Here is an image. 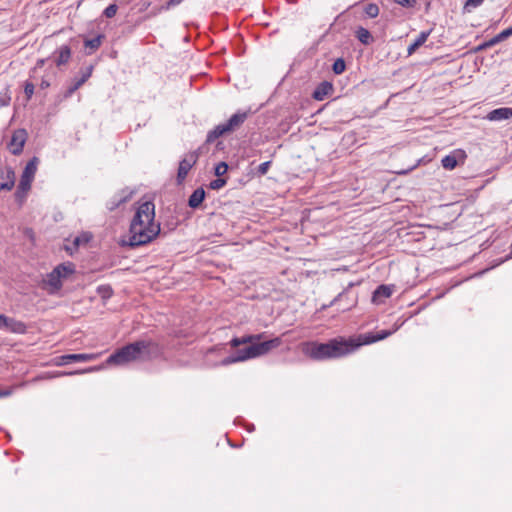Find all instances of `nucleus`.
<instances>
[{"label": "nucleus", "instance_id": "obj_1", "mask_svg": "<svg viewBox=\"0 0 512 512\" xmlns=\"http://www.w3.org/2000/svg\"><path fill=\"white\" fill-rule=\"evenodd\" d=\"M265 333L250 334L242 337H234L229 342L234 352L221 360L222 366H227L236 362L245 361L267 354L271 350L278 348L282 344L281 337H275L270 340L261 341Z\"/></svg>", "mask_w": 512, "mask_h": 512}, {"label": "nucleus", "instance_id": "obj_2", "mask_svg": "<svg viewBox=\"0 0 512 512\" xmlns=\"http://www.w3.org/2000/svg\"><path fill=\"white\" fill-rule=\"evenodd\" d=\"M302 352L304 355L315 361H323L327 359H336L348 354L346 347V339L344 337H336L325 343L306 342L303 344Z\"/></svg>", "mask_w": 512, "mask_h": 512}, {"label": "nucleus", "instance_id": "obj_3", "mask_svg": "<svg viewBox=\"0 0 512 512\" xmlns=\"http://www.w3.org/2000/svg\"><path fill=\"white\" fill-rule=\"evenodd\" d=\"M161 234V223L154 220L144 226L137 227L135 230L129 229V239L128 241L123 240L121 245L137 248L151 243Z\"/></svg>", "mask_w": 512, "mask_h": 512}, {"label": "nucleus", "instance_id": "obj_4", "mask_svg": "<svg viewBox=\"0 0 512 512\" xmlns=\"http://www.w3.org/2000/svg\"><path fill=\"white\" fill-rule=\"evenodd\" d=\"M252 114L253 111L251 108L247 110H237V112L234 113L225 123L216 125L208 132L206 143H213L219 137L238 130Z\"/></svg>", "mask_w": 512, "mask_h": 512}, {"label": "nucleus", "instance_id": "obj_5", "mask_svg": "<svg viewBox=\"0 0 512 512\" xmlns=\"http://www.w3.org/2000/svg\"><path fill=\"white\" fill-rule=\"evenodd\" d=\"M400 326L401 325L395 324L392 330L370 331L364 334H359L356 337H350L346 339L348 354L354 352L356 349L363 345H369L388 338L394 332H396Z\"/></svg>", "mask_w": 512, "mask_h": 512}, {"label": "nucleus", "instance_id": "obj_6", "mask_svg": "<svg viewBox=\"0 0 512 512\" xmlns=\"http://www.w3.org/2000/svg\"><path fill=\"white\" fill-rule=\"evenodd\" d=\"M39 164V158L33 156L26 164L21 174L20 182L14 193L16 202L22 204L26 198L28 191L31 189L32 182L34 180L37 167Z\"/></svg>", "mask_w": 512, "mask_h": 512}, {"label": "nucleus", "instance_id": "obj_7", "mask_svg": "<svg viewBox=\"0 0 512 512\" xmlns=\"http://www.w3.org/2000/svg\"><path fill=\"white\" fill-rule=\"evenodd\" d=\"M140 359L139 347L135 342L128 343L113 352L106 360L108 365H122Z\"/></svg>", "mask_w": 512, "mask_h": 512}, {"label": "nucleus", "instance_id": "obj_8", "mask_svg": "<svg viewBox=\"0 0 512 512\" xmlns=\"http://www.w3.org/2000/svg\"><path fill=\"white\" fill-rule=\"evenodd\" d=\"M155 220V204L152 200H147L138 206L130 222L129 229L135 230L137 227L146 225Z\"/></svg>", "mask_w": 512, "mask_h": 512}, {"label": "nucleus", "instance_id": "obj_9", "mask_svg": "<svg viewBox=\"0 0 512 512\" xmlns=\"http://www.w3.org/2000/svg\"><path fill=\"white\" fill-rule=\"evenodd\" d=\"M136 343L139 347V360L150 361L161 357L163 354V346L150 338L139 339Z\"/></svg>", "mask_w": 512, "mask_h": 512}, {"label": "nucleus", "instance_id": "obj_10", "mask_svg": "<svg viewBox=\"0 0 512 512\" xmlns=\"http://www.w3.org/2000/svg\"><path fill=\"white\" fill-rule=\"evenodd\" d=\"M27 139L28 133L26 129L19 128L14 130L11 139L7 145L10 153L14 156L20 155L23 152Z\"/></svg>", "mask_w": 512, "mask_h": 512}, {"label": "nucleus", "instance_id": "obj_11", "mask_svg": "<svg viewBox=\"0 0 512 512\" xmlns=\"http://www.w3.org/2000/svg\"><path fill=\"white\" fill-rule=\"evenodd\" d=\"M197 163V156L193 154H187L180 162L178 166L177 176H176V182L177 185H181L189 171L194 167Z\"/></svg>", "mask_w": 512, "mask_h": 512}, {"label": "nucleus", "instance_id": "obj_12", "mask_svg": "<svg viewBox=\"0 0 512 512\" xmlns=\"http://www.w3.org/2000/svg\"><path fill=\"white\" fill-rule=\"evenodd\" d=\"M15 171L10 165L0 166V192L11 191L15 186Z\"/></svg>", "mask_w": 512, "mask_h": 512}, {"label": "nucleus", "instance_id": "obj_13", "mask_svg": "<svg viewBox=\"0 0 512 512\" xmlns=\"http://www.w3.org/2000/svg\"><path fill=\"white\" fill-rule=\"evenodd\" d=\"M92 238L93 234L91 232L83 231L74 238L72 245H65L64 250L72 256L81 246L88 244Z\"/></svg>", "mask_w": 512, "mask_h": 512}, {"label": "nucleus", "instance_id": "obj_14", "mask_svg": "<svg viewBox=\"0 0 512 512\" xmlns=\"http://www.w3.org/2000/svg\"><path fill=\"white\" fill-rule=\"evenodd\" d=\"M96 354H66L57 358L56 365H66L72 362H87L96 359Z\"/></svg>", "mask_w": 512, "mask_h": 512}, {"label": "nucleus", "instance_id": "obj_15", "mask_svg": "<svg viewBox=\"0 0 512 512\" xmlns=\"http://www.w3.org/2000/svg\"><path fill=\"white\" fill-rule=\"evenodd\" d=\"M459 159L463 163L466 159V154L463 150H455L454 152L444 156L441 160L443 168L446 170H453L457 167Z\"/></svg>", "mask_w": 512, "mask_h": 512}, {"label": "nucleus", "instance_id": "obj_16", "mask_svg": "<svg viewBox=\"0 0 512 512\" xmlns=\"http://www.w3.org/2000/svg\"><path fill=\"white\" fill-rule=\"evenodd\" d=\"M133 191L128 188L122 189L119 194L114 195L106 204L110 211L116 210L120 205L128 202L132 197Z\"/></svg>", "mask_w": 512, "mask_h": 512}, {"label": "nucleus", "instance_id": "obj_17", "mask_svg": "<svg viewBox=\"0 0 512 512\" xmlns=\"http://www.w3.org/2000/svg\"><path fill=\"white\" fill-rule=\"evenodd\" d=\"M334 91L333 84L329 81L320 82L312 92V98L316 101H323Z\"/></svg>", "mask_w": 512, "mask_h": 512}, {"label": "nucleus", "instance_id": "obj_18", "mask_svg": "<svg viewBox=\"0 0 512 512\" xmlns=\"http://www.w3.org/2000/svg\"><path fill=\"white\" fill-rule=\"evenodd\" d=\"M72 51L70 46L62 45L57 48L54 53V63L57 67L66 65L71 59Z\"/></svg>", "mask_w": 512, "mask_h": 512}, {"label": "nucleus", "instance_id": "obj_19", "mask_svg": "<svg viewBox=\"0 0 512 512\" xmlns=\"http://www.w3.org/2000/svg\"><path fill=\"white\" fill-rule=\"evenodd\" d=\"M394 287V285H379L372 294V302L376 304L382 303L384 299L392 295Z\"/></svg>", "mask_w": 512, "mask_h": 512}, {"label": "nucleus", "instance_id": "obj_20", "mask_svg": "<svg viewBox=\"0 0 512 512\" xmlns=\"http://www.w3.org/2000/svg\"><path fill=\"white\" fill-rule=\"evenodd\" d=\"M205 198L206 191L204 190L203 187H199L195 189L189 196L187 204L191 209L196 210L202 207Z\"/></svg>", "mask_w": 512, "mask_h": 512}, {"label": "nucleus", "instance_id": "obj_21", "mask_svg": "<svg viewBox=\"0 0 512 512\" xmlns=\"http://www.w3.org/2000/svg\"><path fill=\"white\" fill-rule=\"evenodd\" d=\"M512 117V108L509 107H500L491 110L486 118L490 121H501L508 120Z\"/></svg>", "mask_w": 512, "mask_h": 512}, {"label": "nucleus", "instance_id": "obj_22", "mask_svg": "<svg viewBox=\"0 0 512 512\" xmlns=\"http://www.w3.org/2000/svg\"><path fill=\"white\" fill-rule=\"evenodd\" d=\"M45 283L50 286L51 294L58 292L63 286L59 270H55L53 268V270L47 274V279L45 280Z\"/></svg>", "mask_w": 512, "mask_h": 512}, {"label": "nucleus", "instance_id": "obj_23", "mask_svg": "<svg viewBox=\"0 0 512 512\" xmlns=\"http://www.w3.org/2000/svg\"><path fill=\"white\" fill-rule=\"evenodd\" d=\"M4 330L16 334H25L27 326L24 322L7 316V324L4 326Z\"/></svg>", "mask_w": 512, "mask_h": 512}, {"label": "nucleus", "instance_id": "obj_24", "mask_svg": "<svg viewBox=\"0 0 512 512\" xmlns=\"http://www.w3.org/2000/svg\"><path fill=\"white\" fill-rule=\"evenodd\" d=\"M432 29L422 31L418 37L408 46L407 54L411 56L414 54L422 45H424L430 36Z\"/></svg>", "mask_w": 512, "mask_h": 512}, {"label": "nucleus", "instance_id": "obj_25", "mask_svg": "<svg viewBox=\"0 0 512 512\" xmlns=\"http://www.w3.org/2000/svg\"><path fill=\"white\" fill-rule=\"evenodd\" d=\"M354 36L361 44L365 46L371 45L375 40L371 32L362 26H358L355 29Z\"/></svg>", "mask_w": 512, "mask_h": 512}, {"label": "nucleus", "instance_id": "obj_26", "mask_svg": "<svg viewBox=\"0 0 512 512\" xmlns=\"http://www.w3.org/2000/svg\"><path fill=\"white\" fill-rule=\"evenodd\" d=\"M104 39V34H98L97 36L91 39H84V47L87 49L86 54L91 55L96 50H98Z\"/></svg>", "mask_w": 512, "mask_h": 512}, {"label": "nucleus", "instance_id": "obj_27", "mask_svg": "<svg viewBox=\"0 0 512 512\" xmlns=\"http://www.w3.org/2000/svg\"><path fill=\"white\" fill-rule=\"evenodd\" d=\"M54 269L59 270L61 279H66L76 272L75 264L69 261L58 264Z\"/></svg>", "mask_w": 512, "mask_h": 512}, {"label": "nucleus", "instance_id": "obj_28", "mask_svg": "<svg viewBox=\"0 0 512 512\" xmlns=\"http://www.w3.org/2000/svg\"><path fill=\"white\" fill-rule=\"evenodd\" d=\"M81 86L82 84L77 79H75L73 83L63 93L57 95V101L62 102L70 98L74 94V92L78 90Z\"/></svg>", "mask_w": 512, "mask_h": 512}, {"label": "nucleus", "instance_id": "obj_29", "mask_svg": "<svg viewBox=\"0 0 512 512\" xmlns=\"http://www.w3.org/2000/svg\"><path fill=\"white\" fill-rule=\"evenodd\" d=\"M96 292L104 302L110 299L114 294L113 288L110 284L99 285Z\"/></svg>", "mask_w": 512, "mask_h": 512}, {"label": "nucleus", "instance_id": "obj_30", "mask_svg": "<svg viewBox=\"0 0 512 512\" xmlns=\"http://www.w3.org/2000/svg\"><path fill=\"white\" fill-rule=\"evenodd\" d=\"M500 42H502V40L500 39L499 35L497 34L494 37H492L491 39H489L488 41H485V42L479 44L478 46H476L475 48H473V52L478 53V52L484 51L487 48H490Z\"/></svg>", "mask_w": 512, "mask_h": 512}, {"label": "nucleus", "instance_id": "obj_31", "mask_svg": "<svg viewBox=\"0 0 512 512\" xmlns=\"http://www.w3.org/2000/svg\"><path fill=\"white\" fill-rule=\"evenodd\" d=\"M346 68V61L343 57L335 59L331 66V70L335 75H341L345 72Z\"/></svg>", "mask_w": 512, "mask_h": 512}, {"label": "nucleus", "instance_id": "obj_32", "mask_svg": "<svg viewBox=\"0 0 512 512\" xmlns=\"http://www.w3.org/2000/svg\"><path fill=\"white\" fill-rule=\"evenodd\" d=\"M11 102V90L10 86L7 85L1 92H0V106L1 107H7L10 105Z\"/></svg>", "mask_w": 512, "mask_h": 512}, {"label": "nucleus", "instance_id": "obj_33", "mask_svg": "<svg viewBox=\"0 0 512 512\" xmlns=\"http://www.w3.org/2000/svg\"><path fill=\"white\" fill-rule=\"evenodd\" d=\"M364 11L369 18H376L379 15V7L375 3L367 4Z\"/></svg>", "mask_w": 512, "mask_h": 512}, {"label": "nucleus", "instance_id": "obj_34", "mask_svg": "<svg viewBox=\"0 0 512 512\" xmlns=\"http://www.w3.org/2000/svg\"><path fill=\"white\" fill-rule=\"evenodd\" d=\"M227 184V178L225 177H217L216 179L212 180L208 187L211 190H219L223 188Z\"/></svg>", "mask_w": 512, "mask_h": 512}, {"label": "nucleus", "instance_id": "obj_35", "mask_svg": "<svg viewBox=\"0 0 512 512\" xmlns=\"http://www.w3.org/2000/svg\"><path fill=\"white\" fill-rule=\"evenodd\" d=\"M271 164H272V161H265L263 163H261L260 165L257 166L255 172H254V175L258 176V177H261V176H264L269 168L271 167Z\"/></svg>", "mask_w": 512, "mask_h": 512}, {"label": "nucleus", "instance_id": "obj_36", "mask_svg": "<svg viewBox=\"0 0 512 512\" xmlns=\"http://www.w3.org/2000/svg\"><path fill=\"white\" fill-rule=\"evenodd\" d=\"M229 166L226 162L221 161L214 167V174L216 177H223L227 173Z\"/></svg>", "mask_w": 512, "mask_h": 512}, {"label": "nucleus", "instance_id": "obj_37", "mask_svg": "<svg viewBox=\"0 0 512 512\" xmlns=\"http://www.w3.org/2000/svg\"><path fill=\"white\" fill-rule=\"evenodd\" d=\"M179 221L173 216L170 219H167L163 222L164 227H167V231H163L162 233L166 235L167 232H171L177 228Z\"/></svg>", "mask_w": 512, "mask_h": 512}, {"label": "nucleus", "instance_id": "obj_38", "mask_svg": "<svg viewBox=\"0 0 512 512\" xmlns=\"http://www.w3.org/2000/svg\"><path fill=\"white\" fill-rule=\"evenodd\" d=\"M23 87L26 101L28 102L34 94L35 85L31 81H25Z\"/></svg>", "mask_w": 512, "mask_h": 512}, {"label": "nucleus", "instance_id": "obj_39", "mask_svg": "<svg viewBox=\"0 0 512 512\" xmlns=\"http://www.w3.org/2000/svg\"><path fill=\"white\" fill-rule=\"evenodd\" d=\"M117 11L118 5L116 3H112L104 9L102 16L106 18H113L116 15Z\"/></svg>", "mask_w": 512, "mask_h": 512}, {"label": "nucleus", "instance_id": "obj_40", "mask_svg": "<svg viewBox=\"0 0 512 512\" xmlns=\"http://www.w3.org/2000/svg\"><path fill=\"white\" fill-rule=\"evenodd\" d=\"M94 66L89 65L84 70H81V77L77 79L82 85L91 77Z\"/></svg>", "mask_w": 512, "mask_h": 512}, {"label": "nucleus", "instance_id": "obj_41", "mask_svg": "<svg viewBox=\"0 0 512 512\" xmlns=\"http://www.w3.org/2000/svg\"><path fill=\"white\" fill-rule=\"evenodd\" d=\"M344 13H340L334 20V22L329 26L328 30L326 31V33L324 34L327 35L328 33L330 32H336V33H339L341 31V29H335V26L338 25L341 21V18L343 16Z\"/></svg>", "mask_w": 512, "mask_h": 512}, {"label": "nucleus", "instance_id": "obj_42", "mask_svg": "<svg viewBox=\"0 0 512 512\" xmlns=\"http://www.w3.org/2000/svg\"><path fill=\"white\" fill-rule=\"evenodd\" d=\"M184 0H168L164 5L159 8V11L169 10L182 3Z\"/></svg>", "mask_w": 512, "mask_h": 512}, {"label": "nucleus", "instance_id": "obj_43", "mask_svg": "<svg viewBox=\"0 0 512 512\" xmlns=\"http://www.w3.org/2000/svg\"><path fill=\"white\" fill-rule=\"evenodd\" d=\"M395 3L404 7V8H413L415 7L417 1L416 0H394Z\"/></svg>", "mask_w": 512, "mask_h": 512}, {"label": "nucleus", "instance_id": "obj_44", "mask_svg": "<svg viewBox=\"0 0 512 512\" xmlns=\"http://www.w3.org/2000/svg\"><path fill=\"white\" fill-rule=\"evenodd\" d=\"M500 39L502 41L508 39L509 37L512 36V25L506 29H504L503 31H501L500 33H498Z\"/></svg>", "mask_w": 512, "mask_h": 512}, {"label": "nucleus", "instance_id": "obj_45", "mask_svg": "<svg viewBox=\"0 0 512 512\" xmlns=\"http://www.w3.org/2000/svg\"><path fill=\"white\" fill-rule=\"evenodd\" d=\"M209 143H204L202 146H200L198 149L194 150V151H191L189 152L188 154H193V155H196L197 156V160L199 159L200 155L205 153L206 152V146L208 145Z\"/></svg>", "mask_w": 512, "mask_h": 512}, {"label": "nucleus", "instance_id": "obj_46", "mask_svg": "<svg viewBox=\"0 0 512 512\" xmlns=\"http://www.w3.org/2000/svg\"><path fill=\"white\" fill-rule=\"evenodd\" d=\"M484 0H466L465 7H478Z\"/></svg>", "mask_w": 512, "mask_h": 512}, {"label": "nucleus", "instance_id": "obj_47", "mask_svg": "<svg viewBox=\"0 0 512 512\" xmlns=\"http://www.w3.org/2000/svg\"><path fill=\"white\" fill-rule=\"evenodd\" d=\"M7 324V316L0 314V329L4 330V326Z\"/></svg>", "mask_w": 512, "mask_h": 512}, {"label": "nucleus", "instance_id": "obj_48", "mask_svg": "<svg viewBox=\"0 0 512 512\" xmlns=\"http://www.w3.org/2000/svg\"><path fill=\"white\" fill-rule=\"evenodd\" d=\"M47 60H48V58H46V59H39V60H37V62H36V66L34 67V70H36V69H38V68H42V67L45 65V63H46V61H47Z\"/></svg>", "mask_w": 512, "mask_h": 512}, {"label": "nucleus", "instance_id": "obj_49", "mask_svg": "<svg viewBox=\"0 0 512 512\" xmlns=\"http://www.w3.org/2000/svg\"><path fill=\"white\" fill-rule=\"evenodd\" d=\"M50 87V82L46 79H42L41 83H40V88L41 89H47Z\"/></svg>", "mask_w": 512, "mask_h": 512}, {"label": "nucleus", "instance_id": "obj_50", "mask_svg": "<svg viewBox=\"0 0 512 512\" xmlns=\"http://www.w3.org/2000/svg\"><path fill=\"white\" fill-rule=\"evenodd\" d=\"M12 393L11 389L0 390V398L9 396Z\"/></svg>", "mask_w": 512, "mask_h": 512}, {"label": "nucleus", "instance_id": "obj_51", "mask_svg": "<svg viewBox=\"0 0 512 512\" xmlns=\"http://www.w3.org/2000/svg\"><path fill=\"white\" fill-rule=\"evenodd\" d=\"M344 295H345V291L340 293V294H338V296L332 301L331 304H334V303L340 301Z\"/></svg>", "mask_w": 512, "mask_h": 512}, {"label": "nucleus", "instance_id": "obj_52", "mask_svg": "<svg viewBox=\"0 0 512 512\" xmlns=\"http://www.w3.org/2000/svg\"><path fill=\"white\" fill-rule=\"evenodd\" d=\"M511 258H512V242H511V245H510V252H509L508 255H506L505 260H509Z\"/></svg>", "mask_w": 512, "mask_h": 512}, {"label": "nucleus", "instance_id": "obj_53", "mask_svg": "<svg viewBox=\"0 0 512 512\" xmlns=\"http://www.w3.org/2000/svg\"><path fill=\"white\" fill-rule=\"evenodd\" d=\"M247 429H248V431H253L255 428H254V425H253V424H251V425L249 426V428H247Z\"/></svg>", "mask_w": 512, "mask_h": 512}]
</instances>
